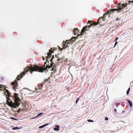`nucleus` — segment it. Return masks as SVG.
I'll list each match as a JSON object with an SVG mask.
<instances>
[{"mask_svg":"<svg viewBox=\"0 0 133 133\" xmlns=\"http://www.w3.org/2000/svg\"><path fill=\"white\" fill-rule=\"evenodd\" d=\"M127 5V3H126L125 4H122L119 8L118 9H111L110 10H109L108 11V13H105L103 15L104 17H105V15L108 14V13L109 14V15L113 13V12L115 11H121L122 9L125 8Z\"/></svg>","mask_w":133,"mask_h":133,"instance_id":"3","label":"nucleus"},{"mask_svg":"<svg viewBox=\"0 0 133 133\" xmlns=\"http://www.w3.org/2000/svg\"><path fill=\"white\" fill-rule=\"evenodd\" d=\"M38 90V89H36V91H37V90Z\"/></svg>","mask_w":133,"mask_h":133,"instance_id":"32","label":"nucleus"},{"mask_svg":"<svg viewBox=\"0 0 133 133\" xmlns=\"http://www.w3.org/2000/svg\"><path fill=\"white\" fill-rule=\"evenodd\" d=\"M75 40V37H72L70 40H69V41L70 42H72Z\"/></svg>","mask_w":133,"mask_h":133,"instance_id":"14","label":"nucleus"},{"mask_svg":"<svg viewBox=\"0 0 133 133\" xmlns=\"http://www.w3.org/2000/svg\"><path fill=\"white\" fill-rule=\"evenodd\" d=\"M5 90L6 91L5 92V94L7 99L6 104L9 106L14 108L18 107L21 102V100L18 97V95L16 93H14V96L13 97V98H14V103L9 98L10 97H12L11 96L10 93L8 90L5 89Z\"/></svg>","mask_w":133,"mask_h":133,"instance_id":"2","label":"nucleus"},{"mask_svg":"<svg viewBox=\"0 0 133 133\" xmlns=\"http://www.w3.org/2000/svg\"><path fill=\"white\" fill-rule=\"evenodd\" d=\"M101 18H102V19H103V21L104 20V19L105 18H104V17H101Z\"/></svg>","mask_w":133,"mask_h":133,"instance_id":"28","label":"nucleus"},{"mask_svg":"<svg viewBox=\"0 0 133 133\" xmlns=\"http://www.w3.org/2000/svg\"><path fill=\"white\" fill-rule=\"evenodd\" d=\"M23 110V109L22 108H19V109L17 111L18 112H19L20 111H22Z\"/></svg>","mask_w":133,"mask_h":133,"instance_id":"20","label":"nucleus"},{"mask_svg":"<svg viewBox=\"0 0 133 133\" xmlns=\"http://www.w3.org/2000/svg\"><path fill=\"white\" fill-rule=\"evenodd\" d=\"M130 88H129L127 91V95H128L129 94V91H130Z\"/></svg>","mask_w":133,"mask_h":133,"instance_id":"15","label":"nucleus"},{"mask_svg":"<svg viewBox=\"0 0 133 133\" xmlns=\"http://www.w3.org/2000/svg\"><path fill=\"white\" fill-rule=\"evenodd\" d=\"M125 112V111H124V110H123L122 111V112L123 113H124Z\"/></svg>","mask_w":133,"mask_h":133,"instance_id":"29","label":"nucleus"},{"mask_svg":"<svg viewBox=\"0 0 133 133\" xmlns=\"http://www.w3.org/2000/svg\"><path fill=\"white\" fill-rule=\"evenodd\" d=\"M43 60H44L45 59H44V58L43 57Z\"/></svg>","mask_w":133,"mask_h":133,"instance_id":"31","label":"nucleus"},{"mask_svg":"<svg viewBox=\"0 0 133 133\" xmlns=\"http://www.w3.org/2000/svg\"><path fill=\"white\" fill-rule=\"evenodd\" d=\"M118 39V37H117V38H115V41H117V40Z\"/></svg>","mask_w":133,"mask_h":133,"instance_id":"26","label":"nucleus"},{"mask_svg":"<svg viewBox=\"0 0 133 133\" xmlns=\"http://www.w3.org/2000/svg\"><path fill=\"white\" fill-rule=\"evenodd\" d=\"M98 22H94L93 21H89L88 22V23H89L90 24V25L89 26H87V27H88L89 28L91 27L92 25H97L99 19H98Z\"/></svg>","mask_w":133,"mask_h":133,"instance_id":"6","label":"nucleus"},{"mask_svg":"<svg viewBox=\"0 0 133 133\" xmlns=\"http://www.w3.org/2000/svg\"><path fill=\"white\" fill-rule=\"evenodd\" d=\"M1 85H0V88H1Z\"/></svg>","mask_w":133,"mask_h":133,"instance_id":"33","label":"nucleus"},{"mask_svg":"<svg viewBox=\"0 0 133 133\" xmlns=\"http://www.w3.org/2000/svg\"><path fill=\"white\" fill-rule=\"evenodd\" d=\"M78 32V29H75L73 31V32L75 35H76Z\"/></svg>","mask_w":133,"mask_h":133,"instance_id":"13","label":"nucleus"},{"mask_svg":"<svg viewBox=\"0 0 133 133\" xmlns=\"http://www.w3.org/2000/svg\"><path fill=\"white\" fill-rule=\"evenodd\" d=\"M121 20V18H118L117 17L116 19V21H119V20Z\"/></svg>","mask_w":133,"mask_h":133,"instance_id":"17","label":"nucleus"},{"mask_svg":"<svg viewBox=\"0 0 133 133\" xmlns=\"http://www.w3.org/2000/svg\"><path fill=\"white\" fill-rule=\"evenodd\" d=\"M10 119H14V120H17V119H16V118H14L13 117H10Z\"/></svg>","mask_w":133,"mask_h":133,"instance_id":"21","label":"nucleus"},{"mask_svg":"<svg viewBox=\"0 0 133 133\" xmlns=\"http://www.w3.org/2000/svg\"><path fill=\"white\" fill-rule=\"evenodd\" d=\"M19 129V128L17 127H15L12 128L13 130H17Z\"/></svg>","mask_w":133,"mask_h":133,"instance_id":"16","label":"nucleus"},{"mask_svg":"<svg viewBox=\"0 0 133 133\" xmlns=\"http://www.w3.org/2000/svg\"><path fill=\"white\" fill-rule=\"evenodd\" d=\"M114 111H115V112H116V111H117V110H116V109H114Z\"/></svg>","mask_w":133,"mask_h":133,"instance_id":"30","label":"nucleus"},{"mask_svg":"<svg viewBox=\"0 0 133 133\" xmlns=\"http://www.w3.org/2000/svg\"><path fill=\"white\" fill-rule=\"evenodd\" d=\"M117 42L116 41L115 43V45H114V47L117 44Z\"/></svg>","mask_w":133,"mask_h":133,"instance_id":"24","label":"nucleus"},{"mask_svg":"<svg viewBox=\"0 0 133 133\" xmlns=\"http://www.w3.org/2000/svg\"><path fill=\"white\" fill-rule=\"evenodd\" d=\"M57 56L56 55L55 56V58L54 55L52 56V58L50 59V61L51 62L50 63V66L48 64L46 65L45 68L43 66H38L36 65H33V66H27L26 68L24 69V71L22 72L20 75H18L16 79L14 81L11 83V84L12 85L13 89L16 91V89H17L18 87V82L17 80H19L22 78L23 77L25 74L26 72L29 71L30 73L32 74L33 71H38L39 72H43L44 70H46L48 68H50L52 66L54 63H52L53 59L54 61H57V59L56 57Z\"/></svg>","mask_w":133,"mask_h":133,"instance_id":"1","label":"nucleus"},{"mask_svg":"<svg viewBox=\"0 0 133 133\" xmlns=\"http://www.w3.org/2000/svg\"><path fill=\"white\" fill-rule=\"evenodd\" d=\"M105 119L106 120H108V118L107 117H105Z\"/></svg>","mask_w":133,"mask_h":133,"instance_id":"25","label":"nucleus"},{"mask_svg":"<svg viewBox=\"0 0 133 133\" xmlns=\"http://www.w3.org/2000/svg\"><path fill=\"white\" fill-rule=\"evenodd\" d=\"M127 99V100L130 106L131 107H132V102L130 101V100H128Z\"/></svg>","mask_w":133,"mask_h":133,"instance_id":"12","label":"nucleus"},{"mask_svg":"<svg viewBox=\"0 0 133 133\" xmlns=\"http://www.w3.org/2000/svg\"><path fill=\"white\" fill-rule=\"evenodd\" d=\"M87 30V27L84 26L82 29V30H81V34H78V35H77V37H81V36L83 35L82 34L84 32V31H86Z\"/></svg>","mask_w":133,"mask_h":133,"instance_id":"8","label":"nucleus"},{"mask_svg":"<svg viewBox=\"0 0 133 133\" xmlns=\"http://www.w3.org/2000/svg\"><path fill=\"white\" fill-rule=\"evenodd\" d=\"M64 57L63 56L61 57H59L58 56H57L56 58L57 59V61H56V63H58L59 62V61H61V62H62V60L64 58Z\"/></svg>","mask_w":133,"mask_h":133,"instance_id":"9","label":"nucleus"},{"mask_svg":"<svg viewBox=\"0 0 133 133\" xmlns=\"http://www.w3.org/2000/svg\"><path fill=\"white\" fill-rule=\"evenodd\" d=\"M43 114V113H40L39 114H38L37 116H40L41 115H42V114Z\"/></svg>","mask_w":133,"mask_h":133,"instance_id":"22","label":"nucleus"},{"mask_svg":"<svg viewBox=\"0 0 133 133\" xmlns=\"http://www.w3.org/2000/svg\"><path fill=\"white\" fill-rule=\"evenodd\" d=\"M56 128H54V130L56 131H58L59 130V126L58 125H56Z\"/></svg>","mask_w":133,"mask_h":133,"instance_id":"10","label":"nucleus"},{"mask_svg":"<svg viewBox=\"0 0 133 133\" xmlns=\"http://www.w3.org/2000/svg\"><path fill=\"white\" fill-rule=\"evenodd\" d=\"M79 97L78 98H77V99L76 101V103H77V102H78V101H79Z\"/></svg>","mask_w":133,"mask_h":133,"instance_id":"19","label":"nucleus"},{"mask_svg":"<svg viewBox=\"0 0 133 133\" xmlns=\"http://www.w3.org/2000/svg\"><path fill=\"white\" fill-rule=\"evenodd\" d=\"M121 6V3H119L117 5V6L118 7H119Z\"/></svg>","mask_w":133,"mask_h":133,"instance_id":"23","label":"nucleus"},{"mask_svg":"<svg viewBox=\"0 0 133 133\" xmlns=\"http://www.w3.org/2000/svg\"><path fill=\"white\" fill-rule=\"evenodd\" d=\"M89 122H93L94 121L93 120L90 119H88L87 120Z\"/></svg>","mask_w":133,"mask_h":133,"instance_id":"18","label":"nucleus"},{"mask_svg":"<svg viewBox=\"0 0 133 133\" xmlns=\"http://www.w3.org/2000/svg\"><path fill=\"white\" fill-rule=\"evenodd\" d=\"M54 53V50H52V49H51L49 50V52L48 53V56H47V59H49V58L51 57L52 56L51 54ZM49 62L48 61V60L47 59L46 62H45L44 63V65L43 66L44 67L45 66V65L47 63H49Z\"/></svg>","mask_w":133,"mask_h":133,"instance_id":"4","label":"nucleus"},{"mask_svg":"<svg viewBox=\"0 0 133 133\" xmlns=\"http://www.w3.org/2000/svg\"><path fill=\"white\" fill-rule=\"evenodd\" d=\"M69 40H66L65 42V44H64L63 46V47L62 48H61L59 47H58L60 51H62L63 49H65L66 48V47H68L69 46L68 44H72V42H70V41H69Z\"/></svg>","mask_w":133,"mask_h":133,"instance_id":"5","label":"nucleus"},{"mask_svg":"<svg viewBox=\"0 0 133 133\" xmlns=\"http://www.w3.org/2000/svg\"><path fill=\"white\" fill-rule=\"evenodd\" d=\"M55 67V68L56 66H55L54 65V66L53 67V68H52V70H54V69H54Z\"/></svg>","mask_w":133,"mask_h":133,"instance_id":"27","label":"nucleus"},{"mask_svg":"<svg viewBox=\"0 0 133 133\" xmlns=\"http://www.w3.org/2000/svg\"><path fill=\"white\" fill-rule=\"evenodd\" d=\"M49 79V77H48V78L47 79H45L44 82H42V83L39 84L38 85V86L39 88V89H42L43 87V85L45 83V82L48 81V79Z\"/></svg>","mask_w":133,"mask_h":133,"instance_id":"7","label":"nucleus"},{"mask_svg":"<svg viewBox=\"0 0 133 133\" xmlns=\"http://www.w3.org/2000/svg\"><path fill=\"white\" fill-rule=\"evenodd\" d=\"M49 125V123H47V124H45L44 125H42V126H39V128H42L45 127L46 126H47V125Z\"/></svg>","mask_w":133,"mask_h":133,"instance_id":"11","label":"nucleus"}]
</instances>
